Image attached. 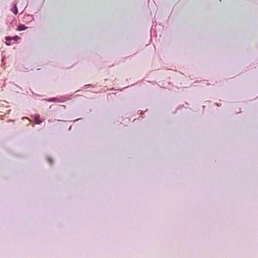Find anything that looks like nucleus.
<instances>
[{"label": "nucleus", "instance_id": "obj_2", "mask_svg": "<svg viewBox=\"0 0 258 258\" xmlns=\"http://www.w3.org/2000/svg\"><path fill=\"white\" fill-rule=\"evenodd\" d=\"M5 39L6 41H10V40H13L14 41H18V40L20 39V37L18 36H13V37H9V36H7L5 37Z\"/></svg>", "mask_w": 258, "mask_h": 258}, {"label": "nucleus", "instance_id": "obj_4", "mask_svg": "<svg viewBox=\"0 0 258 258\" xmlns=\"http://www.w3.org/2000/svg\"><path fill=\"white\" fill-rule=\"evenodd\" d=\"M27 27L26 26H25L24 25L21 24V25H20L18 27V28H17V30L21 31L25 30L27 29Z\"/></svg>", "mask_w": 258, "mask_h": 258}, {"label": "nucleus", "instance_id": "obj_6", "mask_svg": "<svg viewBox=\"0 0 258 258\" xmlns=\"http://www.w3.org/2000/svg\"><path fill=\"white\" fill-rule=\"evenodd\" d=\"M48 162H49L50 164L52 163V160H51V159H50V158H48Z\"/></svg>", "mask_w": 258, "mask_h": 258}, {"label": "nucleus", "instance_id": "obj_8", "mask_svg": "<svg viewBox=\"0 0 258 258\" xmlns=\"http://www.w3.org/2000/svg\"><path fill=\"white\" fill-rule=\"evenodd\" d=\"M26 16L29 17V16H33V15H31L28 14V15H27Z\"/></svg>", "mask_w": 258, "mask_h": 258}, {"label": "nucleus", "instance_id": "obj_5", "mask_svg": "<svg viewBox=\"0 0 258 258\" xmlns=\"http://www.w3.org/2000/svg\"><path fill=\"white\" fill-rule=\"evenodd\" d=\"M48 101L49 102H57L58 99H57L56 98H51L48 99Z\"/></svg>", "mask_w": 258, "mask_h": 258}, {"label": "nucleus", "instance_id": "obj_3", "mask_svg": "<svg viewBox=\"0 0 258 258\" xmlns=\"http://www.w3.org/2000/svg\"><path fill=\"white\" fill-rule=\"evenodd\" d=\"M35 121L37 124H40L42 120L39 115H36L35 116Z\"/></svg>", "mask_w": 258, "mask_h": 258}, {"label": "nucleus", "instance_id": "obj_1", "mask_svg": "<svg viewBox=\"0 0 258 258\" xmlns=\"http://www.w3.org/2000/svg\"><path fill=\"white\" fill-rule=\"evenodd\" d=\"M26 0H17V2L13 4L12 8L10 9L13 13L16 15L18 13V5L20 6V3H24Z\"/></svg>", "mask_w": 258, "mask_h": 258}, {"label": "nucleus", "instance_id": "obj_7", "mask_svg": "<svg viewBox=\"0 0 258 258\" xmlns=\"http://www.w3.org/2000/svg\"><path fill=\"white\" fill-rule=\"evenodd\" d=\"M6 44L7 45H8V46L11 45V44L9 42H6Z\"/></svg>", "mask_w": 258, "mask_h": 258}]
</instances>
